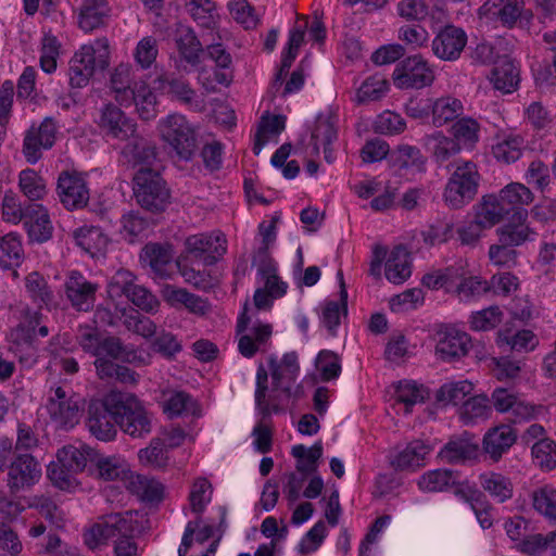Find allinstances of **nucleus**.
<instances>
[{"label":"nucleus","mask_w":556,"mask_h":556,"mask_svg":"<svg viewBox=\"0 0 556 556\" xmlns=\"http://www.w3.org/2000/svg\"><path fill=\"white\" fill-rule=\"evenodd\" d=\"M268 366L273 379V390L268 396V372L263 364L258 365L256 371L255 405L263 420L268 419L273 413L279 414L283 412L281 397L276 392L280 391L286 399H296L303 393L301 386L293 390L290 382L283 381L282 370L276 356L271 355L268 358Z\"/></svg>","instance_id":"f257e3e1"},{"label":"nucleus","mask_w":556,"mask_h":556,"mask_svg":"<svg viewBox=\"0 0 556 556\" xmlns=\"http://www.w3.org/2000/svg\"><path fill=\"white\" fill-rule=\"evenodd\" d=\"M68 65V85L71 89L87 87L97 70L104 71L110 65L108 39L99 38L92 45L83 46L73 55Z\"/></svg>","instance_id":"f03ea898"},{"label":"nucleus","mask_w":556,"mask_h":556,"mask_svg":"<svg viewBox=\"0 0 556 556\" xmlns=\"http://www.w3.org/2000/svg\"><path fill=\"white\" fill-rule=\"evenodd\" d=\"M109 403L117 407L116 424L121 430L134 439L144 438L152 431V414L132 394L110 392Z\"/></svg>","instance_id":"7ed1b4c3"},{"label":"nucleus","mask_w":556,"mask_h":556,"mask_svg":"<svg viewBox=\"0 0 556 556\" xmlns=\"http://www.w3.org/2000/svg\"><path fill=\"white\" fill-rule=\"evenodd\" d=\"M452 166L454 170L445 185L443 199L448 207L459 210L477 195L481 176L471 161H455Z\"/></svg>","instance_id":"20e7f679"},{"label":"nucleus","mask_w":556,"mask_h":556,"mask_svg":"<svg viewBox=\"0 0 556 556\" xmlns=\"http://www.w3.org/2000/svg\"><path fill=\"white\" fill-rule=\"evenodd\" d=\"M132 181L135 198L142 208L152 213L165 211L170 203V191L157 169L140 167Z\"/></svg>","instance_id":"39448f33"},{"label":"nucleus","mask_w":556,"mask_h":556,"mask_svg":"<svg viewBox=\"0 0 556 556\" xmlns=\"http://www.w3.org/2000/svg\"><path fill=\"white\" fill-rule=\"evenodd\" d=\"M162 139L168 143L178 157L190 161L197 151V136L193 127L181 114H169L160 122Z\"/></svg>","instance_id":"423d86ee"},{"label":"nucleus","mask_w":556,"mask_h":556,"mask_svg":"<svg viewBox=\"0 0 556 556\" xmlns=\"http://www.w3.org/2000/svg\"><path fill=\"white\" fill-rule=\"evenodd\" d=\"M481 17L498 21L506 28L518 26L529 30L533 12L525 8V0H486L478 10Z\"/></svg>","instance_id":"0eeeda50"},{"label":"nucleus","mask_w":556,"mask_h":556,"mask_svg":"<svg viewBox=\"0 0 556 556\" xmlns=\"http://www.w3.org/2000/svg\"><path fill=\"white\" fill-rule=\"evenodd\" d=\"M135 530L131 511L110 514L85 532L84 541L89 548L94 549L105 544L109 539L132 535Z\"/></svg>","instance_id":"6e6552de"},{"label":"nucleus","mask_w":556,"mask_h":556,"mask_svg":"<svg viewBox=\"0 0 556 556\" xmlns=\"http://www.w3.org/2000/svg\"><path fill=\"white\" fill-rule=\"evenodd\" d=\"M434 72L428 62L415 54L402 60L395 67L392 78L401 89H421L430 86L434 80Z\"/></svg>","instance_id":"1a4fd4ad"},{"label":"nucleus","mask_w":556,"mask_h":556,"mask_svg":"<svg viewBox=\"0 0 556 556\" xmlns=\"http://www.w3.org/2000/svg\"><path fill=\"white\" fill-rule=\"evenodd\" d=\"M96 124L108 139L128 141L138 132L135 119L113 103H106L100 109Z\"/></svg>","instance_id":"9d476101"},{"label":"nucleus","mask_w":556,"mask_h":556,"mask_svg":"<svg viewBox=\"0 0 556 556\" xmlns=\"http://www.w3.org/2000/svg\"><path fill=\"white\" fill-rule=\"evenodd\" d=\"M186 252L204 266L215 265L227 252L226 237L220 232L198 233L185 240Z\"/></svg>","instance_id":"9b49d317"},{"label":"nucleus","mask_w":556,"mask_h":556,"mask_svg":"<svg viewBox=\"0 0 556 556\" xmlns=\"http://www.w3.org/2000/svg\"><path fill=\"white\" fill-rule=\"evenodd\" d=\"M109 394L103 400L92 401L88 407L87 426L98 440L108 442L116 435L117 407L111 406Z\"/></svg>","instance_id":"f8f14e48"},{"label":"nucleus","mask_w":556,"mask_h":556,"mask_svg":"<svg viewBox=\"0 0 556 556\" xmlns=\"http://www.w3.org/2000/svg\"><path fill=\"white\" fill-rule=\"evenodd\" d=\"M467 41V34L462 27L447 24L435 34L431 42V50L438 59L455 62L460 58Z\"/></svg>","instance_id":"ddd939ff"},{"label":"nucleus","mask_w":556,"mask_h":556,"mask_svg":"<svg viewBox=\"0 0 556 556\" xmlns=\"http://www.w3.org/2000/svg\"><path fill=\"white\" fill-rule=\"evenodd\" d=\"M56 193L68 211L83 208L89 201V189L84 177L77 172L63 170L58 177Z\"/></svg>","instance_id":"4468645a"},{"label":"nucleus","mask_w":556,"mask_h":556,"mask_svg":"<svg viewBox=\"0 0 556 556\" xmlns=\"http://www.w3.org/2000/svg\"><path fill=\"white\" fill-rule=\"evenodd\" d=\"M56 125L52 117H46L38 128L34 126L27 130L24 142L23 153L26 161L35 164L41 157V149H51L55 142Z\"/></svg>","instance_id":"2eb2a0df"},{"label":"nucleus","mask_w":556,"mask_h":556,"mask_svg":"<svg viewBox=\"0 0 556 556\" xmlns=\"http://www.w3.org/2000/svg\"><path fill=\"white\" fill-rule=\"evenodd\" d=\"M437 337L435 354L443 362L452 363L462 359L472 346L470 336L455 328L439 330Z\"/></svg>","instance_id":"dca6fc26"},{"label":"nucleus","mask_w":556,"mask_h":556,"mask_svg":"<svg viewBox=\"0 0 556 556\" xmlns=\"http://www.w3.org/2000/svg\"><path fill=\"white\" fill-rule=\"evenodd\" d=\"M8 468V485L12 493L33 485L41 475L40 465L28 453L17 454Z\"/></svg>","instance_id":"f3484780"},{"label":"nucleus","mask_w":556,"mask_h":556,"mask_svg":"<svg viewBox=\"0 0 556 556\" xmlns=\"http://www.w3.org/2000/svg\"><path fill=\"white\" fill-rule=\"evenodd\" d=\"M496 195L506 212L511 215L513 220H527L528 211L523 206L530 204L534 199L528 187L519 182H511L501 189Z\"/></svg>","instance_id":"a211bd4d"},{"label":"nucleus","mask_w":556,"mask_h":556,"mask_svg":"<svg viewBox=\"0 0 556 556\" xmlns=\"http://www.w3.org/2000/svg\"><path fill=\"white\" fill-rule=\"evenodd\" d=\"M29 242L45 243L52 238L53 226L47 210L38 203L26 205L23 218Z\"/></svg>","instance_id":"6ab92c4d"},{"label":"nucleus","mask_w":556,"mask_h":556,"mask_svg":"<svg viewBox=\"0 0 556 556\" xmlns=\"http://www.w3.org/2000/svg\"><path fill=\"white\" fill-rule=\"evenodd\" d=\"M141 261L152 273L162 279L169 278L173 273L174 249L169 243H147L141 251Z\"/></svg>","instance_id":"aec40b11"},{"label":"nucleus","mask_w":556,"mask_h":556,"mask_svg":"<svg viewBox=\"0 0 556 556\" xmlns=\"http://www.w3.org/2000/svg\"><path fill=\"white\" fill-rule=\"evenodd\" d=\"M518 438L517 431L509 425L502 424L486 431L482 441L483 452L498 462L509 451Z\"/></svg>","instance_id":"412c9836"},{"label":"nucleus","mask_w":556,"mask_h":556,"mask_svg":"<svg viewBox=\"0 0 556 556\" xmlns=\"http://www.w3.org/2000/svg\"><path fill=\"white\" fill-rule=\"evenodd\" d=\"M97 289V285L88 281L78 271H73L65 283V292L72 305L84 312L93 307Z\"/></svg>","instance_id":"4be33fe9"},{"label":"nucleus","mask_w":556,"mask_h":556,"mask_svg":"<svg viewBox=\"0 0 556 556\" xmlns=\"http://www.w3.org/2000/svg\"><path fill=\"white\" fill-rule=\"evenodd\" d=\"M390 160L399 170L422 174L427 169V157L420 149L410 144H399L390 152Z\"/></svg>","instance_id":"5701e85b"},{"label":"nucleus","mask_w":556,"mask_h":556,"mask_svg":"<svg viewBox=\"0 0 556 556\" xmlns=\"http://www.w3.org/2000/svg\"><path fill=\"white\" fill-rule=\"evenodd\" d=\"M98 357H110V359L136 365L146 364L144 357L134 345L124 344L122 339L115 336L102 338Z\"/></svg>","instance_id":"b1692460"},{"label":"nucleus","mask_w":556,"mask_h":556,"mask_svg":"<svg viewBox=\"0 0 556 556\" xmlns=\"http://www.w3.org/2000/svg\"><path fill=\"white\" fill-rule=\"evenodd\" d=\"M175 45L179 53L180 60L197 67L203 60L204 48L190 27H180L176 31Z\"/></svg>","instance_id":"393cba45"},{"label":"nucleus","mask_w":556,"mask_h":556,"mask_svg":"<svg viewBox=\"0 0 556 556\" xmlns=\"http://www.w3.org/2000/svg\"><path fill=\"white\" fill-rule=\"evenodd\" d=\"M478 443L472 442L468 434L451 439L439 452V457L448 464H462L477 458Z\"/></svg>","instance_id":"a878e982"},{"label":"nucleus","mask_w":556,"mask_h":556,"mask_svg":"<svg viewBox=\"0 0 556 556\" xmlns=\"http://www.w3.org/2000/svg\"><path fill=\"white\" fill-rule=\"evenodd\" d=\"M96 448L87 444L66 445L58 451L56 457L63 462V467L71 468L76 473L88 469L91 471Z\"/></svg>","instance_id":"bb28decb"},{"label":"nucleus","mask_w":556,"mask_h":556,"mask_svg":"<svg viewBox=\"0 0 556 556\" xmlns=\"http://www.w3.org/2000/svg\"><path fill=\"white\" fill-rule=\"evenodd\" d=\"M122 154L128 162H131L134 166L140 165L141 167L149 168H152V165L157 159L156 147L147 141L138 132L128 140L127 144L122 150Z\"/></svg>","instance_id":"cd10ccee"},{"label":"nucleus","mask_w":556,"mask_h":556,"mask_svg":"<svg viewBox=\"0 0 556 556\" xmlns=\"http://www.w3.org/2000/svg\"><path fill=\"white\" fill-rule=\"evenodd\" d=\"M91 473L97 475L104 481H114L128 478L130 473L126 462L115 455L106 456L96 450Z\"/></svg>","instance_id":"c85d7f7f"},{"label":"nucleus","mask_w":556,"mask_h":556,"mask_svg":"<svg viewBox=\"0 0 556 556\" xmlns=\"http://www.w3.org/2000/svg\"><path fill=\"white\" fill-rule=\"evenodd\" d=\"M273 326L256 321L250 329V332L242 334L238 341L240 354L247 358L253 357L270 340Z\"/></svg>","instance_id":"c756f323"},{"label":"nucleus","mask_w":556,"mask_h":556,"mask_svg":"<svg viewBox=\"0 0 556 556\" xmlns=\"http://www.w3.org/2000/svg\"><path fill=\"white\" fill-rule=\"evenodd\" d=\"M43 318L40 308L34 309L28 305H24L20 309L18 323L11 329L10 336H23L27 338H36V333L41 337L49 334V328L41 325Z\"/></svg>","instance_id":"7c9ffc66"},{"label":"nucleus","mask_w":556,"mask_h":556,"mask_svg":"<svg viewBox=\"0 0 556 556\" xmlns=\"http://www.w3.org/2000/svg\"><path fill=\"white\" fill-rule=\"evenodd\" d=\"M76 244L92 257L103 255L109 238L100 227L85 226L74 231Z\"/></svg>","instance_id":"2f4dec72"},{"label":"nucleus","mask_w":556,"mask_h":556,"mask_svg":"<svg viewBox=\"0 0 556 556\" xmlns=\"http://www.w3.org/2000/svg\"><path fill=\"white\" fill-rule=\"evenodd\" d=\"M475 208V218L485 229L495 226L509 216L498 197L494 193L483 195Z\"/></svg>","instance_id":"473e14b6"},{"label":"nucleus","mask_w":556,"mask_h":556,"mask_svg":"<svg viewBox=\"0 0 556 556\" xmlns=\"http://www.w3.org/2000/svg\"><path fill=\"white\" fill-rule=\"evenodd\" d=\"M479 480L481 488L489 493L496 503L502 504L513 497L514 484L509 477L501 472L489 471L481 473Z\"/></svg>","instance_id":"72a5a7b5"},{"label":"nucleus","mask_w":556,"mask_h":556,"mask_svg":"<svg viewBox=\"0 0 556 556\" xmlns=\"http://www.w3.org/2000/svg\"><path fill=\"white\" fill-rule=\"evenodd\" d=\"M422 141L424 146L431 151L432 157L438 164H443L462 150L459 142L439 130L425 136Z\"/></svg>","instance_id":"f704fd0d"},{"label":"nucleus","mask_w":556,"mask_h":556,"mask_svg":"<svg viewBox=\"0 0 556 556\" xmlns=\"http://www.w3.org/2000/svg\"><path fill=\"white\" fill-rule=\"evenodd\" d=\"M109 15V7L105 0H84L78 24L79 27L88 33L104 25Z\"/></svg>","instance_id":"c9c22d12"},{"label":"nucleus","mask_w":556,"mask_h":556,"mask_svg":"<svg viewBox=\"0 0 556 556\" xmlns=\"http://www.w3.org/2000/svg\"><path fill=\"white\" fill-rule=\"evenodd\" d=\"M127 489L143 502L154 503L163 500V484L157 480L148 478L143 475L130 473L128 477Z\"/></svg>","instance_id":"e433bc0d"},{"label":"nucleus","mask_w":556,"mask_h":556,"mask_svg":"<svg viewBox=\"0 0 556 556\" xmlns=\"http://www.w3.org/2000/svg\"><path fill=\"white\" fill-rule=\"evenodd\" d=\"M412 274L409 253L404 245L395 247L386 263V278L393 283L404 282Z\"/></svg>","instance_id":"4c0bfd02"},{"label":"nucleus","mask_w":556,"mask_h":556,"mask_svg":"<svg viewBox=\"0 0 556 556\" xmlns=\"http://www.w3.org/2000/svg\"><path fill=\"white\" fill-rule=\"evenodd\" d=\"M204 58L212 60L217 67L214 73L215 80L220 85L229 86L233 78L232 72L229 71L232 59L226 48L222 43L208 45L204 49Z\"/></svg>","instance_id":"58836bf2"},{"label":"nucleus","mask_w":556,"mask_h":556,"mask_svg":"<svg viewBox=\"0 0 556 556\" xmlns=\"http://www.w3.org/2000/svg\"><path fill=\"white\" fill-rule=\"evenodd\" d=\"M463 112L464 105L462 101L454 97H441L432 100V125L435 127H442L459 117Z\"/></svg>","instance_id":"ea45409f"},{"label":"nucleus","mask_w":556,"mask_h":556,"mask_svg":"<svg viewBox=\"0 0 556 556\" xmlns=\"http://www.w3.org/2000/svg\"><path fill=\"white\" fill-rule=\"evenodd\" d=\"M338 277L340 280V300L326 302L323 309V323L331 334L336 333V329L340 325L341 311L344 315L348 314V291L341 270L338 273Z\"/></svg>","instance_id":"a19ab883"},{"label":"nucleus","mask_w":556,"mask_h":556,"mask_svg":"<svg viewBox=\"0 0 556 556\" xmlns=\"http://www.w3.org/2000/svg\"><path fill=\"white\" fill-rule=\"evenodd\" d=\"M459 473L451 469H435L425 472L418 480V486L425 492H443L456 484Z\"/></svg>","instance_id":"79ce46f5"},{"label":"nucleus","mask_w":556,"mask_h":556,"mask_svg":"<svg viewBox=\"0 0 556 556\" xmlns=\"http://www.w3.org/2000/svg\"><path fill=\"white\" fill-rule=\"evenodd\" d=\"M431 448L428 444L420 440L412 441L400 452L391 462L395 469L404 470L407 468L419 467L424 459L430 453Z\"/></svg>","instance_id":"37998d69"},{"label":"nucleus","mask_w":556,"mask_h":556,"mask_svg":"<svg viewBox=\"0 0 556 556\" xmlns=\"http://www.w3.org/2000/svg\"><path fill=\"white\" fill-rule=\"evenodd\" d=\"M25 258L22 241L15 233L0 239V266L4 269L18 267Z\"/></svg>","instance_id":"c03bdc74"},{"label":"nucleus","mask_w":556,"mask_h":556,"mask_svg":"<svg viewBox=\"0 0 556 556\" xmlns=\"http://www.w3.org/2000/svg\"><path fill=\"white\" fill-rule=\"evenodd\" d=\"M10 351L25 368H31L39 357L37 340L33 337L10 336Z\"/></svg>","instance_id":"a18cd8bd"},{"label":"nucleus","mask_w":556,"mask_h":556,"mask_svg":"<svg viewBox=\"0 0 556 556\" xmlns=\"http://www.w3.org/2000/svg\"><path fill=\"white\" fill-rule=\"evenodd\" d=\"M25 288L29 298L39 308L42 306L48 307L53 303L54 294L40 273H29L25 278Z\"/></svg>","instance_id":"49530a36"},{"label":"nucleus","mask_w":556,"mask_h":556,"mask_svg":"<svg viewBox=\"0 0 556 556\" xmlns=\"http://www.w3.org/2000/svg\"><path fill=\"white\" fill-rule=\"evenodd\" d=\"M491 81L495 89L509 93L519 83V72L511 61L504 60L493 67Z\"/></svg>","instance_id":"de8ad7c7"},{"label":"nucleus","mask_w":556,"mask_h":556,"mask_svg":"<svg viewBox=\"0 0 556 556\" xmlns=\"http://www.w3.org/2000/svg\"><path fill=\"white\" fill-rule=\"evenodd\" d=\"M47 410L50 418L64 429L73 428L79 420V407L73 400L58 403L48 402Z\"/></svg>","instance_id":"09e8293b"},{"label":"nucleus","mask_w":556,"mask_h":556,"mask_svg":"<svg viewBox=\"0 0 556 556\" xmlns=\"http://www.w3.org/2000/svg\"><path fill=\"white\" fill-rule=\"evenodd\" d=\"M556 531H551L547 534H528L517 545L518 549L529 556H542L548 549L555 553L556 546Z\"/></svg>","instance_id":"8fccbe9b"},{"label":"nucleus","mask_w":556,"mask_h":556,"mask_svg":"<svg viewBox=\"0 0 556 556\" xmlns=\"http://www.w3.org/2000/svg\"><path fill=\"white\" fill-rule=\"evenodd\" d=\"M491 401L485 394L467 399L460 407V418L465 424H473L478 419L488 418L491 414Z\"/></svg>","instance_id":"3c124183"},{"label":"nucleus","mask_w":556,"mask_h":556,"mask_svg":"<svg viewBox=\"0 0 556 556\" xmlns=\"http://www.w3.org/2000/svg\"><path fill=\"white\" fill-rule=\"evenodd\" d=\"M473 386L468 380L446 382L437 392V401L444 405L463 404L466 397L471 394Z\"/></svg>","instance_id":"603ef678"},{"label":"nucleus","mask_w":556,"mask_h":556,"mask_svg":"<svg viewBox=\"0 0 556 556\" xmlns=\"http://www.w3.org/2000/svg\"><path fill=\"white\" fill-rule=\"evenodd\" d=\"M337 140V129L330 116L319 114L311 135V146L315 154H319L320 146L331 144Z\"/></svg>","instance_id":"864d4df0"},{"label":"nucleus","mask_w":556,"mask_h":556,"mask_svg":"<svg viewBox=\"0 0 556 556\" xmlns=\"http://www.w3.org/2000/svg\"><path fill=\"white\" fill-rule=\"evenodd\" d=\"M160 84L163 90L181 103L186 105L192 104L195 98V90L190 86L187 79L174 77L173 75H164L160 77Z\"/></svg>","instance_id":"5fc2aeb1"},{"label":"nucleus","mask_w":556,"mask_h":556,"mask_svg":"<svg viewBox=\"0 0 556 556\" xmlns=\"http://www.w3.org/2000/svg\"><path fill=\"white\" fill-rule=\"evenodd\" d=\"M18 185L24 195L30 201L41 200L47 194L45 179L31 168L20 173Z\"/></svg>","instance_id":"6e6d98bb"},{"label":"nucleus","mask_w":556,"mask_h":556,"mask_svg":"<svg viewBox=\"0 0 556 556\" xmlns=\"http://www.w3.org/2000/svg\"><path fill=\"white\" fill-rule=\"evenodd\" d=\"M389 90V83L377 75L366 78L356 92V102L365 104L372 101H378Z\"/></svg>","instance_id":"4d7b16f0"},{"label":"nucleus","mask_w":556,"mask_h":556,"mask_svg":"<svg viewBox=\"0 0 556 556\" xmlns=\"http://www.w3.org/2000/svg\"><path fill=\"white\" fill-rule=\"evenodd\" d=\"M129 100L134 101L141 119L151 121L156 116V96L147 85L137 88Z\"/></svg>","instance_id":"13d9d810"},{"label":"nucleus","mask_w":556,"mask_h":556,"mask_svg":"<svg viewBox=\"0 0 556 556\" xmlns=\"http://www.w3.org/2000/svg\"><path fill=\"white\" fill-rule=\"evenodd\" d=\"M479 124L471 117L459 118L453 126V138L459 146L471 149L479 140Z\"/></svg>","instance_id":"bf43d9fd"},{"label":"nucleus","mask_w":556,"mask_h":556,"mask_svg":"<svg viewBox=\"0 0 556 556\" xmlns=\"http://www.w3.org/2000/svg\"><path fill=\"white\" fill-rule=\"evenodd\" d=\"M197 403L192 396L185 391H175L170 393L163 404L164 413L169 417H178L185 413L195 415Z\"/></svg>","instance_id":"052dcab7"},{"label":"nucleus","mask_w":556,"mask_h":556,"mask_svg":"<svg viewBox=\"0 0 556 556\" xmlns=\"http://www.w3.org/2000/svg\"><path fill=\"white\" fill-rule=\"evenodd\" d=\"M532 506L544 517L556 520V489L545 485L534 490Z\"/></svg>","instance_id":"680f3d73"},{"label":"nucleus","mask_w":556,"mask_h":556,"mask_svg":"<svg viewBox=\"0 0 556 556\" xmlns=\"http://www.w3.org/2000/svg\"><path fill=\"white\" fill-rule=\"evenodd\" d=\"M531 454L534 464L541 469L552 470L556 467V442L552 439L534 442Z\"/></svg>","instance_id":"e2e57ef3"},{"label":"nucleus","mask_w":556,"mask_h":556,"mask_svg":"<svg viewBox=\"0 0 556 556\" xmlns=\"http://www.w3.org/2000/svg\"><path fill=\"white\" fill-rule=\"evenodd\" d=\"M503 316L500 306H489L471 314L470 328L475 331H489L502 323Z\"/></svg>","instance_id":"0e129e2a"},{"label":"nucleus","mask_w":556,"mask_h":556,"mask_svg":"<svg viewBox=\"0 0 556 556\" xmlns=\"http://www.w3.org/2000/svg\"><path fill=\"white\" fill-rule=\"evenodd\" d=\"M497 233L498 242L515 248L529 239L530 229L525 222H516L510 217V222L498 228Z\"/></svg>","instance_id":"69168bd1"},{"label":"nucleus","mask_w":556,"mask_h":556,"mask_svg":"<svg viewBox=\"0 0 556 556\" xmlns=\"http://www.w3.org/2000/svg\"><path fill=\"white\" fill-rule=\"evenodd\" d=\"M61 43L58 38L48 33L41 39L40 67L45 73L51 74L56 70V59L60 55Z\"/></svg>","instance_id":"338daca9"},{"label":"nucleus","mask_w":556,"mask_h":556,"mask_svg":"<svg viewBox=\"0 0 556 556\" xmlns=\"http://www.w3.org/2000/svg\"><path fill=\"white\" fill-rule=\"evenodd\" d=\"M212 484L206 478L195 479L189 494L191 510L199 515L202 514L212 500Z\"/></svg>","instance_id":"774afa93"}]
</instances>
